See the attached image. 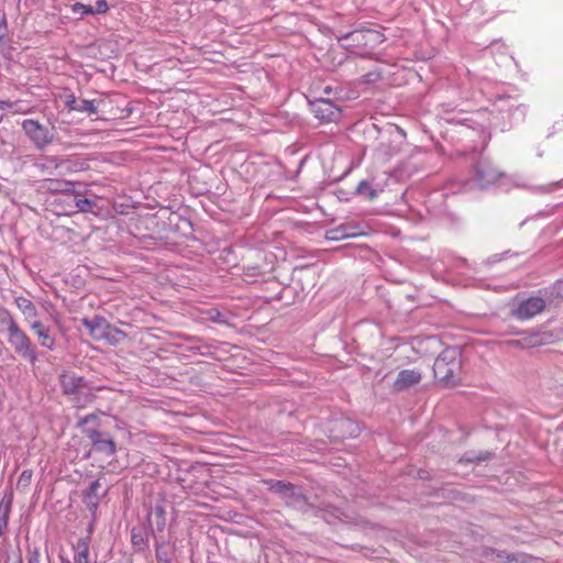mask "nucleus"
<instances>
[{
	"instance_id": "nucleus-11",
	"label": "nucleus",
	"mask_w": 563,
	"mask_h": 563,
	"mask_svg": "<svg viewBox=\"0 0 563 563\" xmlns=\"http://www.w3.org/2000/svg\"><path fill=\"white\" fill-rule=\"evenodd\" d=\"M101 484L99 481H95L90 484L89 488L84 493V504L87 509L95 516L99 507V503L102 496L99 494Z\"/></svg>"
},
{
	"instance_id": "nucleus-24",
	"label": "nucleus",
	"mask_w": 563,
	"mask_h": 563,
	"mask_svg": "<svg viewBox=\"0 0 563 563\" xmlns=\"http://www.w3.org/2000/svg\"><path fill=\"white\" fill-rule=\"evenodd\" d=\"M0 322L7 325V329L11 327V323H15L16 320L12 314L4 308L0 307Z\"/></svg>"
},
{
	"instance_id": "nucleus-9",
	"label": "nucleus",
	"mask_w": 563,
	"mask_h": 563,
	"mask_svg": "<svg viewBox=\"0 0 563 563\" xmlns=\"http://www.w3.org/2000/svg\"><path fill=\"white\" fill-rule=\"evenodd\" d=\"M59 382L63 388L64 394L69 396H75L79 393L84 387H86V383L82 377L76 375L75 373H64L59 376Z\"/></svg>"
},
{
	"instance_id": "nucleus-10",
	"label": "nucleus",
	"mask_w": 563,
	"mask_h": 563,
	"mask_svg": "<svg viewBox=\"0 0 563 563\" xmlns=\"http://www.w3.org/2000/svg\"><path fill=\"white\" fill-rule=\"evenodd\" d=\"M376 35L377 33L371 30L354 31L349 33L344 37L340 38V42L342 43V46H344L345 48H350L353 44H355L356 46H366L368 42H371L373 37Z\"/></svg>"
},
{
	"instance_id": "nucleus-28",
	"label": "nucleus",
	"mask_w": 563,
	"mask_h": 563,
	"mask_svg": "<svg viewBox=\"0 0 563 563\" xmlns=\"http://www.w3.org/2000/svg\"><path fill=\"white\" fill-rule=\"evenodd\" d=\"M30 322V328L34 331V333L37 335L38 332L44 331L47 329L40 320L32 319Z\"/></svg>"
},
{
	"instance_id": "nucleus-16",
	"label": "nucleus",
	"mask_w": 563,
	"mask_h": 563,
	"mask_svg": "<svg viewBox=\"0 0 563 563\" xmlns=\"http://www.w3.org/2000/svg\"><path fill=\"white\" fill-rule=\"evenodd\" d=\"M5 112H10L12 114H26L32 112V108L25 106L22 101H10L2 100Z\"/></svg>"
},
{
	"instance_id": "nucleus-2",
	"label": "nucleus",
	"mask_w": 563,
	"mask_h": 563,
	"mask_svg": "<svg viewBox=\"0 0 563 563\" xmlns=\"http://www.w3.org/2000/svg\"><path fill=\"white\" fill-rule=\"evenodd\" d=\"M7 341L19 356L29 361L31 364L36 362L37 355L35 345L18 322L11 323V327L7 329Z\"/></svg>"
},
{
	"instance_id": "nucleus-14",
	"label": "nucleus",
	"mask_w": 563,
	"mask_h": 563,
	"mask_svg": "<svg viewBox=\"0 0 563 563\" xmlns=\"http://www.w3.org/2000/svg\"><path fill=\"white\" fill-rule=\"evenodd\" d=\"M96 396L93 391L88 386H86L71 398V401L76 408L84 409L92 404Z\"/></svg>"
},
{
	"instance_id": "nucleus-12",
	"label": "nucleus",
	"mask_w": 563,
	"mask_h": 563,
	"mask_svg": "<svg viewBox=\"0 0 563 563\" xmlns=\"http://www.w3.org/2000/svg\"><path fill=\"white\" fill-rule=\"evenodd\" d=\"M44 188L49 192L75 195V184L65 179H45Z\"/></svg>"
},
{
	"instance_id": "nucleus-18",
	"label": "nucleus",
	"mask_w": 563,
	"mask_h": 563,
	"mask_svg": "<svg viewBox=\"0 0 563 563\" xmlns=\"http://www.w3.org/2000/svg\"><path fill=\"white\" fill-rule=\"evenodd\" d=\"M37 338L40 340V344L48 350H54L55 347V339L51 335L49 329H45L44 331L38 332Z\"/></svg>"
},
{
	"instance_id": "nucleus-17",
	"label": "nucleus",
	"mask_w": 563,
	"mask_h": 563,
	"mask_svg": "<svg viewBox=\"0 0 563 563\" xmlns=\"http://www.w3.org/2000/svg\"><path fill=\"white\" fill-rule=\"evenodd\" d=\"M356 233L349 232L346 227H339L327 232V239L330 241H339L350 236H354Z\"/></svg>"
},
{
	"instance_id": "nucleus-35",
	"label": "nucleus",
	"mask_w": 563,
	"mask_h": 563,
	"mask_svg": "<svg viewBox=\"0 0 563 563\" xmlns=\"http://www.w3.org/2000/svg\"><path fill=\"white\" fill-rule=\"evenodd\" d=\"M98 419L96 421H91L92 423H96V426H99V422H97Z\"/></svg>"
},
{
	"instance_id": "nucleus-32",
	"label": "nucleus",
	"mask_w": 563,
	"mask_h": 563,
	"mask_svg": "<svg viewBox=\"0 0 563 563\" xmlns=\"http://www.w3.org/2000/svg\"><path fill=\"white\" fill-rule=\"evenodd\" d=\"M40 555L36 553L30 559V563H38Z\"/></svg>"
},
{
	"instance_id": "nucleus-23",
	"label": "nucleus",
	"mask_w": 563,
	"mask_h": 563,
	"mask_svg": "<svg viewBox=\"0 0 563 563\" xmlns=\"http://www.w3.org/2000/svg\"><path fill=\"white\" fill-rule=\"evenodd\" d=\"M109 10V5L106 0H96V4L92 5V9H89V13L93 14H104Z\"/></svg>"
},
{
	"instance_id": "nucleus-19",
	"label": "nucleus",
	"mask_w": 563,
	"mask_h": 563,
	"mask_svg": "<svg viewBox=\"0 0 563 563\" xmlns=\"http://www.w3.org/2000/svg\"><path fill=\"white\" fill-rule=\"evenodd\" d=\"M356 191L358 195L365 196L368 200H374L377 197L376 190L373 189L366 180L358 184Z\"/></svg>"
},
{
	"instance_id": "nucleus-30",
	"label": "nucleus",
	"mask_w": 563,
	"mask_h": 563,
	"mask_svg": "<svg viewBox=\"0 0 563 563\" xmlns=\"http://www.w3.org/2000/svg\"><path fill=\"white\" fill-rule=\"evenodd\" d=\"M4 114H5L4 106H3L2 100H0V123L2 122Z\"/></svg>"
},
{
	"instance_id": "nucleus-29",
	"label": "nucleus",
	"mask_w": 563,
	"mask_h": 563,
	"mask_svg": "<svg viewBox=\"0 0 563 563\" xmlns=\"http://www.w3.org/2000/svg\"><path fill=\"white\" fill-rule=\"evenodd\" d=\"M131 541L133 545L139 547L140 549L145 544L142 534L134 530L132 531Z\"/></svg>"
},
{
	"instance_id": "nucleus-33",
	"label": "nucleus",
	"mask_w": 563,
	"mask_h": 563,
	"mask_svg": "<svg viewBox=\"0 0 563 563\" xmlns=\"http://www.w3.org/2000/svg\"><path fill=\"white\" fill-rule=\"evenodd\" d=\"M277 485H278V487H280V488H291V487H292V486H291V484H284V483H282V482H278V483H277Z\"/></svg>"
},
{
	"instance_id": "nucleus-13",
	"label": "nucleus",
	"mask_w": 563,
	"mask_h": 563,
	"mask_svg": "<svg viewBox=\"0 0 563 563\" xmlns=\"http://www.w3.org/2000/svg\"><path fill=\"white\" fill-rule=\"evenodd\" d=\"M15 305L26 321H31L37 317V309L29 298L19 296L15 298Z\"/></svg>"
},
{
	"instance_id": "nucleus-22",
	"label": "nucleus",
	"mask_w": 563,
	"mask_h": 563,
	"mask_svg": "<svg viewBox=\"0 0 563 563\" xmlns=\"http://www.w3.org/2000/svg\"><path fill=\"white\" fill-rule=\"evenodd\" d=\"M75 207L77 211L87 212L92 208V201L87 198H78V195L75 194Z\"/></svg>"
},
{
	"instance_id": "nucleus-3",
	"label": "nucleus",
	"mask_w": 563,
	"mask_h": 563,
	"mask_svg": "<svg viewBox=\"0 0 563 563\" xmlns=\"http://www.w3.org/2000/svg\"><path fill=\"white\" fill-rule=\"evenodd\" d=\"M97 419H99V413H89L79 420L78 427L84 429V433L90 440L95 450L107 456H112L117 452V445L113 439L107 433L88 427L90 421H96Z\"/></svg>"
},
{
	"instance_id": "nucleus-8",
	"label": "nucleus",
	"mask_w": 563,
	"mask_h": 563,
	"mask_svg": "<svg viewBox=\"0 0 563 563\" xmlns=\"http://www.w3.org/2000/svg\"><path fill=\"white\" fill-rule=\"evenodd\" d=\"M312 111L322 121H333L339 118L340 109L331 101L320 99L312 104Z\"/></svg>"
},
{
	"instance_id": "nucleus-6",
	"label": "nucleus",
	"mask_w": 563,
	"mask_h": 563,
	"mask_svg": "<svg viewBox=\"0 0 563 563\" xmlns=\"http://www.w3.org/2000/svg\"><path fill=\"white\" fill-rule=\"evenodd\" d=\"M81 322L88 329L89 334L96 340L106 338L111 330V325L103 317L84 318Z\"/></svg>"
},
{
	"instance_id": "nucleus-4",
	"label": "nucleus",
	"mask_w": 563,
	"mask_h": 563,
	"mask_svg": "<svg viewBox=\"0 0 563 563\" xmlns=\"http://www.w3.org/2000/svg\"><path fill=\"white\" fill-rule=\"evenodd\" d=\"M22 129L34 145L42 150L52 143L53 135L47 126L41 124L38 121L27 119L22 122Z\"/></svg>"
},
{
	"instance_id": "nucleus-21",
	"label": "nucleus",
	"mask_w": 563,
	"mask_h": 563,
	"mask_svg": "<svg viewBox=\"0 0 563 563\" xmlns=\"http://www.w3.org/2000/svg\"><path fill=\"white\" fill-rule=\"evenodd\" d=\"M71 110L80 111V112H88V113H96L97 107L95 106L93 100H81L77 106H70Z\"/></svg>"
},
{
	"instance_id": "nucleus-15",
	"label": "nucleus",
	"mask_w": 563,
	"mask_h": 563,
	"mask_svg": "<svg viewBox=\"0 0 563 563\" xmlns=\"http://www.w3.org/2000/svg\"><path fill=\"white\" fill-rule=\"evenodd\" d=\"M74 550L75 563H89V545L85 540H79L74 547Z\"/></svg>"
},
{
	"instance_id": "nucleus-1",
	"label": "nucleus",
	"mask_w": 563,
	"mask_h": 563,
	"mask_svg": "<svg viewBox=\"0 0 563 563\" xmlns=\"http://www.w3.org/2000/svg\"><path fill=\"white\" fill-rule=\"evenodd\" d=\"M461 361L453 350L443 351L433 363V373L438 382L445 386H453L459 379Z\"/></svg>"
},
{
	"instance_id": "nucleus-36",
	"label": "nucleus",
	"mask_w": 563,
	"mask_h": 563,
	"mask_svg": "<svg viewBox=\"0 0 563 563\" xmlns=\"http://www.w3.org/2000/svg\"><path fill=\"white\" fill-rule=\"evenodd\" d=\"M2 533V525L0 523V534Z\"/></svg>"
},
{
	"instance_id": "nucleus-5",
	"label": "nucleus",
	"mask_w": 563,
	"mask_h": 563,
	"mask_svg": "<svg viewBox=\"0 0 563 563\" xmlns=\"http://www.w3.org/2000/svg\"><path fill=\"white\" fill-rule=\"evenodd\" d=\"M545 309V300L541 297H530L522 300L514 310V316L519 320H529Z\"/></svg>"
},
{
	"instance_id": "nucleus-7",
	"label": "nucleus",
	"mask_w": 563,
	"mask_h": 563,
	"mask_svg": "<svg viewBox=\"0 0 563 563\" xmlns=\"http://www.w3.org/2000/svg\"><path fill=\"white\" fill-rule=\"evenodd\" d=\"M421 373L416 369H402L398 373L394 384L393 389L395 391H404L417 384L421 380Z\"/></svg>"
},
{
	"instance_id": "nucleus-25",
	"label": "nucleus",
	"mask_w": 563,
	"mask_h": 563,
	"mask_svg": "<svg viewBox=\"0 0 563 563\" xmlns=\"http://www.w3.org/2000/svg\"><path fill=\"white\" fill-rule=\"evenodd\" d=\"M8 21L3 11H0V42L8 35Z\"/></svg>"
},
{
	"instance_id": "nucleus-27",
	"label": "nucleus",
	"mask_w": 563,
	"mask_h": 563,
	"mask_svg": "<svg viewBox=\"0 0 563 563\" xmlns=\"http://www.w3.org/2000/svg\"><path fill=\"white\" fill-rule=\"evenodd\" d=\"M89 9H92V5H86V4L80 3V2H76L71 7L73 12H75V13L80 12L82 14H90L89 11H88Z\"/></svg>"
},
{
	"instance_id": "nucleus-20",
	"label": "nucleus",
	"mask_w": 563,
	"mask_h": 563,
	"mask_svg": "<svg viewBox=\"0 0 563 563\" xmlns=\"http://www.w3.org/2000/svg\"><path fill=\"white\" fill-rule=\"evenodd\" d=\"M33 472L31 470H24L18 479L16 488L19 490H26L31 484Z\"/></svg>"
},
{
	"instance_id": "nucleus-34",
	"label": "nucleus",
	"mask_w": 563,
	"mask_h": 563,
	"mask_svg": "<svg viewBox=\"0 0 563 563\" xmlns=\"http://www.w3.org/2000/svg\"><path fill=\"white\" fill-rule=\"evenodd\" d=\"M512 343L521 344V342L519 340L512 341Z\"/></svg>"
},
{
	"instance_id": "nucleus-31",
	"label": "nucleus",
	"mask_w": 563,
	"mask_h": 563,
	"mask_svg": "<svg viewBox=\"0 0 563 563\" xmlns=\"http://www.w3.org/2000/svg\"><path fill=\"white\" fill-rule=\"evenodd\" d=\"M79 102L76 101V98L74 96H70L69 100L67 101L68 107L70 106H77Z\"/></svg>"
},
{
	"instance_id": "nucleus-26",
	"label": "nucleus",
	"mask_w": 563,
	"mask_h": 563,
	"mask_svg": "<svg viewBox=\"0 0 563 563\" xmlns=\"http://www.w3.org/2000/svg\"><path fill=\"white\" fill-rule=\"evenodd\" d=\"M12 505V493L5 495L0 503V511L3 510L4 517L8 516Z\"/></svg>"
}]
</instances>
